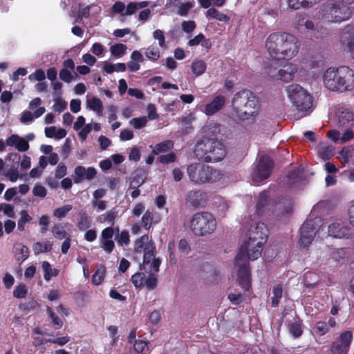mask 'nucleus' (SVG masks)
Listing matches in <instances>:
<instances>
[{
	"instance_id": "nucleus-62",
	"label": "nucleus",
	"mask_w": 354,
	"mask_h": 354,
	"mask_svg": "<svg viewBox=\"0 0 354 354\" xmlns=\"http://www.w3.org/2000/svg\"><path fill=\"white\" fill-rule=\"evenodd\" d=\"M93 127L91 124H85L80 130H79L78 136L82 142L87 138L88 134L92 131Z\"/></svg>"
},
{
	"instance_id": "nucleus-2",
	"label": "nucleus",
	"mask_w": 354,
	"mask_h": 354,
	"mask_svg": "<svg viewBox=\"0 0 354 354\" xmlns=\"http://www.w3.org/2000/svg\"><path fill=\"white\" fill-rule=\"evenodd\" d=\"M324 86L331 91L343 93L354 88V72L347 66L328 68L324 73Z\"/></svg>"
},
{
	"instance_id": "nucleus-30",
	"label": "nucleus",
	"mask_w": 354,
	"mask_h": 354,
	"mask_svg": "<svg viewBox=\"0 0 354 354\" xmlns=\"http://www.w3.org/2000/svg\"><path fill=\"white\" fill-rule=\"evenodd\" d=\"M319 156L323 160H328L334 155V147L327 144H321L318 148Z\"/></svg>"
},
{
	"instance_id": "nucleus-45",
	"label": "nucleus",
	"mask_w": 354,
	"mask_h": 354,
	"mask_svg": "<svg viewBox=\"0 0 354 354\" xmlns=\"http://www.w3.org/2000/svg\"><path fill=\"white\" fill-rule=\"evenodd\" d=\"M282 207H283V209L281 212V213L283 214L286 215V214H290L292 209V204L291 201L285 200L283 201H280L276 205L275 208H276V209L281 210Z\"/></svg>"
},
{
	"instance_id": "nucleus-18",
	"label": "nucleus",
	"mask_w": 354,
	"mask_h": 354,
	"mask_svg": "<svg viewBox=\"0 0 354 354\" xmlns=\"http://www.w3.org/2000/svg\"><path fill=\"white\" fill-rule=\"evenodd\" d=\"M7 146L15 147L18 151L25 152L29 149V144L24 138L12 134L6 140Z\"/></svg>"
},
{
	"instance_id": "nucleus-27",
	"label": "nucleus",
	"mask_w": 354,
	"mask_h": 354,
	"mask_svg": "<svg viewBox=\"0 0 354 354\" xmlns=\"http://www.w3.org/2000/svg\"><path fill=\"white\" fill-rule=\"evenodd\" d=\"M206 17L208 19H214L222 22H227L230 19L229 16L222 13L214 8H210L207 10Z\"/></svg>"
},
{
	"instance_id": "nucleus-41",
	"label": "nucleus",
	"mask_w": 354,
	"mask_h": 354,
	"mask_svg": "<svg viewBox=\"0 0 354 354\" xmlns=\"http://www.w3.org/2000/svg\"><path fill=\"white\" fill-rule=\"evenodd\" d=\"M105 274H106L105 267L101 266L100 268L97 269L92 277V283L96 286L101 284L104 280Z\"/></svg>"
},
{
	"instance_id": "nucleus-42",
	"label": "nucleus",
	"mask_w": 354,
	"mask_h": 354,
	"mask_svg": "<svg viewBox=\"0 0 354 354\" xmlns=\"http://www.w3.org/2000/svg\"><path fill=\"white\" fill-rule=\"evenodd\" d=\"M32 250L35 254L48 252L52 250V245L48 243L37 242L33 245Z\"/></svg>"
},
{
	"instance_id": "nucleus-59",
	"label": "nucleus",
	"mask_w": 354,
	"mask_h": 354,
	"mask_svg": "<svg viewBox=\"0 0 354 354\" xmlns=\"http://www.w3.org/2000/svg\"><path fill=\"white\" fill-rule=\"evenodd\" d=\"M27 288L26 285L21 284L17 286L13 291V295L15 297L21 299L26 297L27 295Z\"/></svg>"
},
{
	"instance_id": "nucleus-19",
	"label": "nucleus",
	"mask_w": 354,
	"mask_h": 354,
	"mask_svg": "<svg viewBox=\"0 0 354 354\" xmlns=\"http://www.w3.org/2000/svg\"><path fill=\"white\" fill-rule=\"evenodd\" d=\"M298 72V66L293 63H288L279 69V80L285 82H289L294 80Z\"/></svg>"
},
{
	"instance_id": "nucleus-22",
	"label": "nucleus",
	"mask_w": 354,
	"mask_h": 354,
	"mask_svg": "<svg viewBox=\"0 0 354 354\" xmlns=\"http://www.w3.org/2000/svg\"><path fill=\"white\" fill-rule=\"evenodd\" d=\"M46 111L44 107H39L37 108L34 113L29 111H24L21 113V116L20 118V122L23 124H28L32 122L35 118H38L41 116Z\"/></svg>"
},
{
	"instance_id": "nucleus-10",
	"label": "nucleus",
	"mask_w": 354,
	"mask_h": 354,
	"mask_svg": "<svg viewBox=\"0 0 354 354\" xmlns=\"http://www.w3.org/2000/svg\"><path fill=\"white\" fill-rule=\"evenodd\" d=\"M272 160L268 156H263L253 169L252 172V180L259 183L268 178L272 173Z\"/></svg>"
},
{
	"instance_id": "nucleus-54",
	"label": "nucleus",
	"mask_w": 354,
	"mask_h": 354,
	"mask_svg": "<svg viewBox=\"0 0 354 354\" xmlns=\"http://www.w3.org/2000/svg\"><path fill=\"white\" fill-rule=\"evenodd\" d=\"M147 122V118L146 117H140L133 118L130 120L129 123L135 129H140L146 126Z\"/></svg>"
},
{
	"instance_id": "nucleus-31",
	"label": "nucleus",
	"mask_w": 354,
	"mask_h": 354,
	"mask_svg": "<svg viewBox=\"0 0 354 354\" xmlns=\"http://www.w3.org/2000/svg\"><path fill=\"white\" fill-rule=\"evenodd\" d=\"M353 156L354 149L352 147H345L339 152L337 158L343 165H345L348 163Z\"/></svg>"
},
{
	"instance_id": "nucleus-24",
	"label": "nucleus",
	"mask_w": 354,
	"mask_h": 354,
	"mask_svg": "<svg viewBox=\"0 0 354 354\" xmlns=\"http://www.w3.org/2000/svg\"><path fill=\"white\" fill-rule=\"evenodd\" d=\"M303 177V169L297 168L286 177V183L290 187H293L295 185L299 184Z\"/></svg>"
},
{
	"instance_id": "nucleus-37",
	"label": "nucleus",
	"mask_w": 354,
	"mask_h": 354,
	"mask_svg": "<svg viewBox=\"0 0 354 354\" xmlns=\"http://www.w3.org/2000/svg\"><path fill=\"white\" fill-rule=\"evenodd\" d=\"M192 71L196 76L203 74L207 68L206 63L203 60H195L192 64Z\"/></svg>"
},
{
	"instance_id": "nucleus-12",
	"label": "nucleus",
	"mask_w": 354,
	"mask_h": 354,
	"mask_svg": "<svg viewBox=\"0 0 354 354\" xmlns=\"http://www.w3.org/2000/svg\"><path fill=\"white\" fill-rule=\"evenodd\" d=\"M267 229L263 223H255L250 225L245 233V241L265 244L267 241Z\"/></svg>"
},
{
	"instance_id": "nucleus-26",
	"label": "nucleus",
	"mask_w": 354,
	"mask_h": 354,
	"mask_svg": "<svg viewBox=\"0 0 354 354\" xmlns=\"http://www.w3.org/2000/svg\"><path fill=\"white\" fill-rule=\"evenodd\" d=\"M149 245H153V243L149 241V236L147 234L142 235L136 241L134 251L138 253H142Z\"/></svg>"
},
{
	"instance_id": "nucleus-53",
	"label": "nucleus",
	"mask_w": 354,
	"mask_h": 354,
	"mask_svg": "<svg viewBox=\"0 0 354 354\" xmlns=\"http://www.w3.org/2000/svg\"><path fill=\"white\" fill-rule=\"evenodd\" d=\"M192 7L193 3L191 2L180 3L177 6V13L180 16H185Z\"/></svg>"
},
{
	"instance_id": "nucleus-51",
	"label": "nucleus",
	"mask_w": 354,
	"mask_h": 354,
	"mask_svg": "<svg viewBox=\"0 0 354 354\" xmlns=\"http://www.w3.org/2000/svg\"><path fill=\"white\" fill-rule=\"evenodd\" d=\"M346 252L343 248L333 249L330 253V257L335 261H340L344 259Z\"/></svg>"
},
{
	"instance_id": "nucleus-23",
	"label": "nucleus",
	"mask_w": 354,
	"mask_h": 354,
	"mask_svg": "<svg viewBox=\"0 0 354 354\" xmlns=\"http://www.w3.org/2000/svg\"><path fill=\"white\" fill-rule=\"evenodd\" d=\"M86 108L95 112L98 116L103 115V104L100 99L93 97L86 102Z\"/></svg>"
},
{
	"instance_id": "nucleus-6",
	"label": "nucleus",
	"mask_w": 354,
	"mask_h": 354,
	"mask_svg": "<svg viewBox=\"0 0 354 354\" xmlns=\"http://www.w3.org/2000/svg\"><path fill=\"white\" fill-rule=\"evenodd\" d=\"M286 91L292 106L299 113H301L302 115H307V113L313 106V98L310 94L297 84L288 86Z\"/></svg>"
},
{
	"instance_id": "nucleus-29",
	"label": "nucleus",
	"mask_w": 354,
	"mask_h": 354,
	"mask_svg": "<svg viewBox=\"0 0 354 354\" xmlns=\"http://www.w3.org/2000/svg\"><path fill=\"white\" fill-rule=\"evenodd\" d=\"M160 221V218L159 217L155 219L153 214L149 210H147L142 216L141 224L146 230H149L151 227L153 222L158 223Z\"/></svg>"
},
{
	"instance_id": "nucleus-43",
	"label": "nucleus",
	"mask_w": 354,
	"mask_h": 354,
	"mask_svg": "<svg viewBox=\"0 0 354 354\" xmlns=\"http://www.w3.org/2000/svg\"><path fill=\"white\" fill-rule=\"evenodd\" d=\"M273 297L272 298V306L276 307L278 306L281 298L282 297L283 288L281 285L277 284L273 288Z\"/></svg>"
},
{
	"instance_id": "nucleus-16",
	"label": "nucleus",
	"mask_w": 354,
	"mask_h": 354,
	"mask_svg": "<svg viewBox=\"0 0 354 354\" xmlns=\"http://www.w3.org/2000/svg\"><path fill=\"white\" fill-rule=\"evenodd\" d=\"M186 201L194 207L203 206L206 202V194L201 190H191L186 196Z\"/></svg>"
},
{
	"instance_id": "nucleus-9",
	"label": "nucleus",
	"mask_w": 354,
	"mask_h": 354,
	"mask_svg": "<svg viewBox=\"0 0 354 354\" xmlns=\"http://www.w3.org/2000/svg\"><path fill=\"white\" fill-rule=\"evenodd\" d=\"M287 32H274L270 34L265 42L269 55L275 60H280V55Z\"/></svg>"
},
{
	"instance_id": "nucleus-34",
	"label": "nucleus",
	"mask_w": 354,
	"mask_h": 354,
	"mask_svg": "<svg viewBox=\"0 0 354 354\" xmlns=\"http://www.w3.org/2000/svg\"><path fill=\"white\" fill-rule=\"evenodd\" d=\"M127 46L123 44H116L110 47L111 55L115 58H120L126 54Z\"/></svg>"
},
{
	"instance_id": "nucleus-3",
	"label": "nucleus",
	"mask_w": 354,
	"mask_h": 354,
	"mask_svg": "<svg viewBox=\"0 0 354 354\" xmlns=\"http://www.w3.org/2000/svg\"><path fill=\"white\" fill-rule=\"evenodd\" d=\"M232 107L234 116L243 121L254 120L260 111L258 99L248 90L239 91L234 95Z\"/></svg>"
},
{
	"instance_id": "nucleus-46",
	"label": "nucleus",
	"mask_w": 354,
	"mask_h": 354,
	"mask_svg": "<svg viewBox=\"0 0 354 354\" xmlns=\"http://www.w3.org/2000/svg\"><path fill=\"white\" fill-rule=\"evenodd\" d=\"M145 277L144 273L137 272L131 277V282L136 288H142L145 286Z\"/></svg>"
},
{
	"instance_id": "nucleus-8",
	"label": "nucleus",
	"mask_w": 354,
	"mask_h": 354,
	"mask_svg": "<svg viewBox=\"0 0 354 354\" xmlns=\"http://www.w3.org/2000/svg\"><path fill=\"white\" fill-rule=\"evenodd\" d=\"M351 16L350 8L339 2H328L324 6V19L327 21L340 22Z\"/></svg>"
},
{
	"instance_id": "nucleus-40",
	"label": "nucleus",
	"mask_w": 354,
	"mask_h": 354,
	"mask_svg": "<svg viewBox=\"0 0 354 354\" xmlns=\"http://www.w3.org/2000/svg\"><path fill=\"white\" fill-rule=\"evenodd\" d=\"M73 209V206L69 204L64 205L60 207L56 208L53 211V216L58 219L65 217L67 214Z\"/></svg>"
},
{
	"instance_id": "nucleus-21",
	"label": "nucleus",
	"mask_w": 354,
	"mask_h": 354,
	"mask_svg": "<svg viewBox=\"0 0 354 354\" xmlns=\"http://www.w3.org/2000/svg\"><path fill=\"white\" fill-rule=\"evenodd\" d=\"M336 115L339 127H351L353 125L354 115L352 112L346 109H339Z\"/></svg>"
},
{
	"instance_id": "nucleus-33",
	"label": "nucleus",
	"mask_w": 354,
	"mask_h": 354,
	"mask_svg": "<svg viewBox=\"0 0 354 354\" xmlns=\"http://www.w3.org/2000/svg\"><path fill=\"white\" fill-rule=\"evenodd\" d=\"M118 212L112 209L99 216L97 221L102 223H110L113 225Z\"/></svg>"
},
{
	"instance_id": "nucleus-63",
	"label": "nucleus",
	"mask_w": 354,
	"mask_h": 354,
	"mask_svg": "<svg viewBox=\"0 0 354 354\" xmlns=\"http://www.w3.org/2000/svg\"><path fill=\"white\" fill-rule=\"evenodd\" d=\"M315 332L319 335H324L328 332V324L322 321H319L316 323L315 327Z\"/></svg>"
},
{
	"instance_id": "nucleus-28",
	"label": "nucleus",
	"mask_w": 354,
	"mask_h": 354,
	"mask_svg": "<svg viewBox=\"0 0 354 354\" xmlns=\"http://www.w3.org/2000/svg\"><path fill=\"white\" fill-rule=\"evenodd\" d=\"M174 147V142L171 140H164L160 143L156 144L152 150L153 154H159L160 153H165L170 151Z\"/></svg>"
},
{
	"instance_id": "nucleus-32",
	"label": "nucleus",
	"mask_w": 354,
	"mask_h": 354,
	"mask_svg": "<svg viewBox=\"0 0 354 354\" xmlns=\"http://www.w3.org/2000/svg\"><path fill=\"white\" fill-rule=\"evenodd\" d=\"M42 269L44 272V279L47 281H50L53 277H57L59 274V270L52 268L51 265L48 261L42 263Z\"/></svg>"
},
{
	"instance_id": "nucleus-49",
	"label": "nucleus",
	"mask_w": 354,
	"mask_h": 354,
	"mask_svg": "<svg viewBox=\"0 0 354 354\" xmlns=\"http://www.w3.org/2000/svg\"><path fill=\"white\" fill-rule=\"evenodd\" d=\"M145 54L148 59L152 61H156L160 57V51L158 48L155 46H149L147 48Z\"/></svg>"
},
{
	"instance_id": "nucleus-56",
	"label": "nucleus",
	"mask_w": 354,
	"mask_h": 354,
	"mask_svg": "<svg viewBox=\"0 0 354 354\" xmlns=\"http://www.w3.org/2000/svg\"><path fill=\"white\" fill-rule=\"evenodd\" d=\"M31 219L32 217L26 212L22 211L21 212V217L18 221V229L20 231H23L26 223L30 222Z\"/></svg>"
},
{
	"instance_id": "nucleus-58",
	"label": "nucleus",
	"mask_w": 354,
	"mask_h": 354,
	"mask_svg": "<svg viewBox=\"0 0 354 354\" xmlns=\"http://www.w3.org/2000/svg\"><path fill=\"white\" fill-rule=\"evenodd\" d=\"M153 37L154 39L158 40V45L161 48H165V33L162 30L157 29L153 32Z\"/></svg>"
},
{
	"instance_id": "nucleus-25",
	"label": "nucleus",
	"mask_w": 354,
	"mask_h": 354,
	"mask_svg": "<svg viewBox=\"0 0 354 354\" xmlns=\"http://www.w3.org/2000/svg\"><path fill=\"white\" fill-rule=\"evenodd\" d=\"M91 226V221L89 216L84 211H81L78 214V220L77 227L80 231L88 230Z\"/></svg>"
},
{
	"instance_id": "nucleus-44",
	"label": "nucleus",
	"mask_w": 354,
	"mask_h": 354,
	"mask_svg": "<svg viewBox=\"0 0 354 354\" xmlns=\"http://www.w3.org/2000/svg\"><path fill=\"white\" fill-rule=\"evenodd\" d=\"M155 246L153 245H149L145 248L144 251L143 263L148 264L155 259L154 256Z\"/></svg>"
},
{
	"instance_id": "nucleus-35",
	"label": "nucleus",
	"mask_w": 354,
	"mask_h": 354,
	"mask_svg": "<svg viewBox=\"0 0 354 354\" xmlns=\"http://www.w3.org/2000/svg\"><path fill=\"white\" fill-rule=\"evenodd\" d=\"M15 250L18 261H24L28 257L29 250L26 245L21 243L17 244L15 246Z\"/></svg>"
},
{
	"instance_id": "nucleus-14",
	"label": "nucleus",
	"mask_w": 354,
	"mask_h": 354,
	"mask_svg": "<svg viewBox=\"0 0 354 354\" xmlns=\"http://www.w3.org/2000/svg\"><path fill=\"white\" fill-rule=\"evenodd\" d=\"M317 230L315 227V222L313 221H306L301 227V235L299 239L300 247H308L315 238Z\"/></svg>"
},
{
	"instance_id": "nucleus-48",
	"label": "nucleus",
	"mask_w": 354,
	"mask_h": 354,
	"mask_svg": "<svg viewBox=\"0 0 354 354\" xmlns=\"http://www.w3.org/2000/svg\"><path fill=\"white\" fill-rule=\"evenodd\" d=\"M203 41H204V43H202V45L205 47H208L209 45V40H205V36L203 34L200 33L196 37H194L193 39H190L188 41V45L190 46H194L198 45L200 43H201Z\"/></svg>"
},
{
	"instance_id": "nucleus-47",
	"label": "nucleus",
	"mask_w": 354,
	"mask_h": 354,
	"mask_svg": "<svg viewBox=\"0 0 354 354\" xmlns=\"http://www.w3.org/2000/svg\"><path fill=\"white\" fill-rule=\"evenodd\" d=\"M100 247L107 254H111L115 248V243L113 239H100Z\"/></svg>"
},
{
	"instance_id": "nucleus-11",
	"label": "nucleus",
	"mask_w": 354,
	"mask_h": 354,
	"mask_svg": "<svg viewBox=\"0 0 354 354\" xmlns=\"http://www.w3.org/2000/svg\"><path fill=\"white\" fill-rule=\"evenodd\" d=\"M353 340L351 331L346 330L341 333L330 346V354H348L350 346Z\"/></svg>"
},
{
	"instance_id": "nucleus-50",
	"label": "nucleus",
	"mask_w": 354,
	"mask_h": 354,
	"mask_svg": "<svg viewBox=\"0 0 354 354\" xmlns=\"http://www.w3.org/2000/svg\"><path fill=\"white\" fill-rule=\"evenodd\" d=\"M143 183L144 179L142 178H141L140 180V179L136 180L135 176L133 178V180L131 182V187L134 189L131 193V196L133 198H136L140 196V190L136 187L140 186Z\"/></svg>"
},
{
	"instance_id": "nucleus-60",
	"label": "nucleus",
	"mask_w": 354,
	"mask_h": 354,
	"mask_svg": "<svg viewBox=\"0 0 354 354\" xmlns=\"http://www.w3.org/2000/svg\"><path fill=\"white\" fill-rule=\"evenodd\" d=\"M157 284V279L153 274H149L145 277V286L149 290H153Z\"/></svg>"
},
{
	"instance_id": "nucleus-1",
	"label": "nucleus",
	"mask_w": 354,
	"mask_h": 354,
	"mask_svg": "<svg viewBox=\"0 0 354 354\" xmlns=\"http://www.w3.org/2000/svg\"><path fill=\"white\" fill-rule=\"evenodd\" d=\"M264 244H256L251 241H245L241 246L235 259V264L239 267L238 277L243 288L248 290L250 287V272L246 261H254L261 256Z\"/></svg>"
},
{
	"instance_id": "nucleus-13",
	"label": "nucleus",
	"mask_w": 354,
	"mask_h": 354,
	"mask_svg": "<svg viewBox=\"0 0 354 354\" xmlns=\"http://www.w3.org/2000/svg\"><path fill=\"white\" fill-rule=\"evenodd\" d=\"M285 37V42L280 55V60H290L297 55L300 48V42L298 39L292 34L287 33Z\"/></svg>"
},
{
	"instance_id": "nucleus-52",
	"label": "nucleus",
	"mask_w": 354,
	"mask_h": 354,
	"mask_svg": "<svg viewBox=\"0 0 354 354\" xmlns=\"http://www.w3.org/2000/svg\"><path fill=\"white\" fill-rule=\"evenodd\" d=\"M115 231L118 233L119 229L116 227L115 229L113 228L112 226L107 227L104 228L100 234V239H112L115 233Z\"/></svg>"
},
{
	"instance_id": "nucleus-57",
	"label": "nucleus",
	"mask_w": 354,
	"mask_h": 354,
	"mask_svg": "<svg viewBox=\"0 0 354 354\" xmlns=\"http://www.w3.org/2000/svg\"><path fill=\"white\" fill-rule=\"evenodd\" d=\"M290 333L295 337H299L302 334L301 324L299 322H295L290 326Z\"/></svg>"
},
{
	"instance_id": "nucleus-39",
	"label": "nucleus",
	"mask_w": 354,
	"mask_h": 354,
	"mask_svg": "<svg viewBox=\"0 0 354 354\" xmlns=\"http://www.w3.org/2000/svg\"><path fill=\"white\" fill-rule=\"evenodd\" d=\"M52 233L53 234L54 236L56 239H58L60 240L66 239V237H68L67 236V232H66L64 227L60 223L55 224L52 227Z\"/></svg>"
},
{
	"instance_id": "nucleus-55",
	"label": "nucleus",
	"mask_w": 354,
	"mask_h": 354,
	"mask_svg": "<svg viewBox=\"0 0 354 354\" xmlns=\"http://www.w3.org/2000/svg\"><path fill=\"white\" fill-rule=\"evenodd\" d=\"M0 211L3 212L4 215L8 217H15L14 206L11 204L0 203Z\"/></svg>"
},
{
	"instance_id": "nucleus-7",
	"label": "nucleus",
	"mask_w": 354,
	"mask_h": 354,
	"mask_svg": "<svg viewBox=\"0 0 354 354\" xmlns=\"http://www.w3.org/2000/svg\"><path fill=\"white\" fill-rule=\"evenodd\" d=\"M187 175L190 180L198 185L214 183L221 177L220 171L203 163H194L187 167Z\"/></svg>"
},
{
	"instance_id": "nucleus-4",
	"label": "nucleus",
	"mask_w": 354,
	"mask_h": 354,
	"mask_svg": "<svg viewBox=\"0 0 354 354\" xmlns=\"http://www.w3.org/2000/svg\"><path fill=\"white\" fill-rule=\"evenodd\" d=\"M194 154L198 160L205 162H218L224 158L226 149L218 140L204 138L196 143Z\"/></svg>"
},
{
	"instance_id": "nucleus-61",
	"label": "nucleus",
	"mask_w": 354,
	"mask_h": 354,
	"mask_svg": "<svg viewBox=\"0 0 354 354\" xmlns=\"http://www.w3.org/2000/svg\"><path fill=\"white\" fill-rule=\"evenodd\" d=\"M46 78V75L42 69H37L33 73L28 76V79L30 81H39L41 82Z\"/></svg>"
},
{
	"instance_id": "nucleus-64",
	"label": "nucleus",
	"mask_w": 354,
	"mask_h": 354,
	"mask_svg": "<svg viewBox=\"0 0 354 354\" xmlns=\"http://www.w3.org/2000/svg\"><path fill=\"white\" fill-rule=\"evenodd\" d=\"M130 242L129 232L127 230H122L118 238V243L120 245H127Z\"/></svg>"
},
{
	"instance_id": "nucleus-38",
	"label": "nucleus",
	"mask_w": 354,
	"mask_h": 354,
	"mask_svg": "<svg viewBox=\"0 0 354 354\" xmlns=\"http://www.w3.org/2000/svg\"><path fill=\"white\" fill-rule=\"evenodd\" d=\"M5 176L13 183L16 182L19 178L22 179L24 177V180H28V178L26 175H19L17 168L10 169L6 172Z\"/></svg>"
},
{
	"instance_id": "nucleus-15",
	"label": "nucleus",
	"mask_w": 354,
	"mask_h": 354,
	"mask_svg": "<svg viewBox=\"0 0 354 354\" xmlns=\"http://www.w3.org/2000/svg\"><path fill=\"white\" fill-rule=\"evenodd\" d=\"M97 174V171L94 167H90L86 168L83 166H77L74 170L73 180L76 184L82 183L84 180H91Z\"/></svg>"
},
{
	"instance_id": "nucleus-17",
	"label": "nucleus",
	"mask_w": 354,
	"mask_h": 354,
	"mask_svg": "<svg viewBox=\"0 0 354 354\" xmlns=\"http://www.w3.org/2000/svg\"><path fill=\"white\" fill-rule=\"evenodd\" d=\"M225 104V97L218 95L214 97L212 102L205 106L203 112L207 115H212L221 111Z\"/></svg>"
},
{
	"instance_id": "nucleus-36",
	"label": "nucleus",
	"mask_w": 354,
	"mask_h": 354,
	"mask_svg": "<svg viewBox=\"0 0 354 354\" xmlns=\"http://www.w3.org/2000/svg\"><path fill=\"white\" fill-rule=\"evenodd\" d=\"M149 342L142 339H138L133 344L134 351L137 353L149 354L150 349Z\"/></svg>"
},
{
	"instance_id": "nucleus-20",
	"label": "nucleus",
	"mask_w": 354,
	"mask_h": 354,
	"mask_svg": "<svg viewBox=\"0 0 354 354\" xmlns=\"http://www.w3.org/2000/svg\"><path fill=\"white\" fill-rule=\"evenodd\" d=\"M328 234L334 238L343 239L348 238L351 232L348 227L339 222H335L328 226Z\"/></svg>"
},
{
	"instance_id": "nucleus-5",
	"label": "nucleus",
	"mask_w": 354,
	"mask_h": 354,
	"mask_svg": "<svg viewBox=\"0 0 354 354\" xmlns=\"http://www.w3.org/2000/svg\"><path fill=\"white\" fill-rule=\"evenodd\" d=\"M188 226L195 236H205L215 231L217 222L212 213L200 212L192 215L188 222Z\"/></svg>"
}]
</instances>
